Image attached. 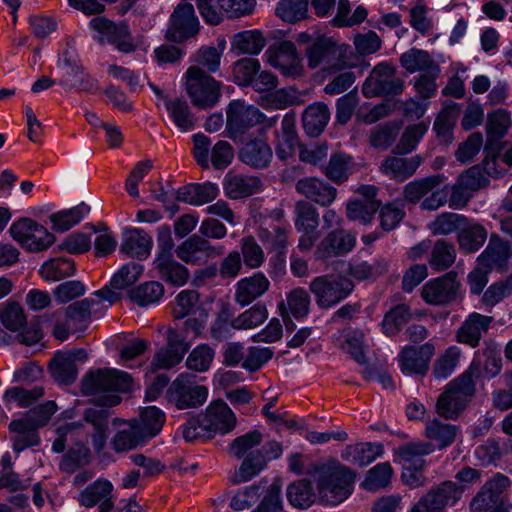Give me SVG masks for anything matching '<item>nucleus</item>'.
Wrapping results in <instances>:
<instances>
[{
	"instance_id": "6e6552de",
	"label": "nucleus",
	"mask_w": 512,
	"mask_h": 512,
	"mask_svg": "<svg viewBox=\"0 0 512 512\" xmlns=\"http://www.w3.org/2000/svg\"><path fill=\"white\" fill-rule=\"evenodd\" d=\"M133 379L117 369H98L85 375L82 380V392L85 395H98L102 392H129L132 389Z\"/></svg>"
},
{
	"instance_id": "72a5a7b5",
	"label": "nucleus",
	"mask_w": 512,
	"mask_h": 512,
	"mask_svg": "<svg viewBox=\"0 0 512 512\" xmlns=\"http://www.w3.org/2000/svg\"><path fill=\"white\" fill-rule=\"evenodd\" d=\"M147 440L139 428L138 421L134 419L116 432L111 440V447L118 453L127 452L144 444Z\"/></svg>"
},
{
	"instance_id": "774afa93",
	"label": "nucleus",
	"mask_w": 512,
	"mask_h": 512,
	"mask_svg": "<svg viewBox=\"0 0 512 512\" xmlns=\"http://www.w3.org/2000/svg\"><path fill=\"white\" fill-rule=\"evenodd\" d=\"M164 287L156 281L146 282L130 291V299L140 306H146L160 300Z\"/></svg>"
},
{
	"instance_id": "bf43d9fd",
	"label": "nucleus",
	"mask_w": 512,
	"mask_h": 512,
	"mask_svg": "<svg viewBox=\"0 0 512 512\" xmlns=\"http://www.w3.org/2000/svg\"><path fill=\"white\" fill-rule=\"evenodd\" d=\"M295 227L306 233H314L319 225L317 209L307 201H298L295 205Z\"/></svg>"
},
{
	"instance_id": "a878e982",
	"label": "nucleus",
	"mask_w": 512,
	"mask_h": 512,
	"mask_svg": "<svg viewBox=\"0 0 512 512\" xmlns=\"http://www.w3.org/2000/svg\"><path fill=\"white\" fill-rule=\"evenodd\" d=\"M152 245V237L146 231L139 228H130L123 233L120 252L143 260L150 255Z\"/></svg>"
},
{
	"instance_id": "e2e57ef3",
	"label": "nucleus",
	"mask_w": 512,
	"mask_h": 512,
	"mask_svg": "<svg viewBox=\"0 0 512 512\" xmlns=\"http://www.w3.org/2000/svg\"><path fill=\"white\" fill-rule=\"evenodd\" d=\"M220 49L213 46H202L193 56L195 63L191 67L204 68L207 72L215 73L219 70L221 57L224 49V43L220 44Z\"/></svg>"
},
{
	"instance_id": "4468645a",
	"label": "nucleus",
	"mask_w": 512,
	"mask_h": 512,
	"mask_svg": "<svg viewBox=\"0 0 512 512\" xmlns=\"http://www.w3.org/2000/svg\"><path fill=\"white\" fill-rule=\"evenodd\" d=\"M175 252L176 256L186 264L198 266L224 253L222 246H213L208 239L200 235H192L183 241L177 246Z\"/></svg>"
},
{
	"instance_id": "2f4dec72",
	"label": "nucleus",
	"mask_w": 512,
	"mask_h": 512,
	"mask_svg": "<svg viewBox=\"0 0 512 512\" xmlns=\"http://www.w3.org/2000/svg\"><path fill=\"white\" fill-rule=\"evenodd\" d=\"M310 304L309 293L299 287L287 293L286 299L279 302L278 310L283 320L290 314L296 319H302L308 315Z\"/></svg>"
},
{
	"instance_id": "ea45409f",
	"label": "nucleus",
	"mask_w": 512,
	"mask_h": 512,
	"mask_svg": "<svg viewBox=\"0 0 512 512\" xmlns=\"http://www.w3.org/2000/svg\"><path fill=\"white\" fill-rule=\"evenodd\" d=\"M218 194L219 189L216 184L211 182L202 184L196 183L180 189L177 193V199L191 205L199 206L213 201Z\"/></svg>"
},
{
	"instance_id": "052dcab7",
	"label": "nucleus",
	"mask_w": 512,
	"mask_h": 512,
	"mask_svg": "<svg viewBox=\"0 0 512 512\" xmlns=\"http://www.w3.org/2000/svg\"><path fill=\"white\" fill-rule=\"evenodd\" d=\"M263 435L258 430L250 431L246 434L236 437L228 446L227 453L236 459L246 457L254 447L260 445Z\"/></svg>"
},
{
	"instance_id": "09e8293b",
	"label": "nucleus",
	"mask_w": 512,
	"mask_h": 512,
	"mask_svg": "<svg viewBox=\"0 0 512 512\" xmlns=\"http://www.w3.org/2000/svg\"><path fill=\"white\" fill-rule=\"evenodd\" d=\"M75 263L71 258H54L42 264L39 274L46 281H59L75 273Z\"/></svg>"
},
{
	"instance_id": "aec40b11",
	"label": "nucleus",
	"mask_w": 512,
	"mask_h": 512,
	"mask_svg": "<svg viewBox=\"0 0 512 512\" xmlns=\"http://www.w3.org/2000/svg\"><path fill=\"white\" fill-rule=\"evenodd\" d=\"M511 485L510 479L500 473L488 480L470 503L473 512H486L501 502V494Z\"/></svg>"
},
{
	"instance_id": "9b49d317",
	"label": "nucleus",
	"mask_w": 512,
	"mask_h": 512,
	"mask_svg": "<svg viewBox=\"0 0 512 512\" xmlns=\"http://www.w3.org/2000/svg\"><path fill=\"white\" fill-rule=\"evenodd\" d=\"M462 489L453 481H444L431 487L412 506L410 512H444L461 497Z\"/></svg>"
},
{
	"instance_id": "f03ea898",
	"label": "nucleus",
	"mask_w": 512,
	"mask_h": 512,
	"mask_svg": "<svg viewBox=\"0 0 512 512\" xmlns=\"http://www.w3.org/2000/svg\"><path fill=\"white\" fill-rule=\"evenodd\" d=\"M480 365L472 362L466 371L450 381L438 396L436 413L446 420H455L467 408L476 393Z\"/></svg>"
},
{
	"instance_id": "37998d69",
	"label": "nucleus",
	"mask_w": 512,
	"mask_h": 512,
	"mask_svg": "<svg viewBox=\"0 0 512 512\" xmlns=\"http://www.w3.org/2000/svg\"><path fill=\"white\" fill-rule=\"evenodd\" d=\"M458 432V426L444 423L436 418L429 421L425 427L426 438L435 443L438 449H444L452 445Z\"/></svg>"
},
{
	"instance_id": "a19ab883",
	"label": "nucleus",
	"mask_w": 512,
	"mask_h": 512,
	"mask_svg": "<svg viewBox=\"0 0 512 512\" xmlns=\"http://www.w3.org/2000/svg\"><path fill=\"white\" fill-rule=\"evenodd\" d=\"M153 266L160 279L173 285L182 286L189 278L187 268L175 261L173 256L156 257Z\"/></svg>"
},
{
	"instance_id": "1a4fd4ad",
	"label": "nucleus",
	"mask_w": 512,
	"mask_h": 512,
	"mask_svg": "<svg viewBox=\"0 0 512 512\" xmlns=\"http://www.w3.org/2000/svg\"><path fill=\"white\" fill-rule=\"evenodd\" d=\"M207 396V387L199 385L190 374H180L167 390L168 401L180 410L202 406Z\"/></svg>"
},
{
	"instance_id": "603ef678",
	"label": "nucleus",
	"mask_w": 512,
	"mask_h": 512,
	"mask_svg": "<svg viewBox=\"0 0 512 512\" xmlns=\"http://www.w3.org/2000/svg\"><path fill=\"white\" fill-rule=\"evenodd\" d=\"M467 217L452 212H443L429 223L428 228L433 235H449L465 225Z\"/></svg>"
},
{
	"instance_id": "423d86ee",
	"label": "nucleus",
	"mask_w": 512,
	"mask_h": 512,
	"mask_svg": "<svg viewBox=\"0 0 512 512\" xmlns=\"http://www.w3.org/2000/svg\"><path fill=\"white\" fill-rule=\"evenodd\" d=\"M226 115L227 129L233 137L242 135L260 124L265 128H271L277 121L276 117L267 118L258 108L241 100H233L227 108Z\"/></svg>"
},
{
	"instance_id": "3c124183",
	"label": "nucleus",
	"mask_w": 512,
	"mask_h": 512,
	"mask_svg": "<svg viewBox=\"0 0 512 512\" xmlns=\"http://www.w3.org/2000/svg\"><path fill=\"white\" fill-rule=\"evenodd\" d=\"M441 182L442 177L440 175H432L412 181L404 187L403 197L407 202L416 204Z\"/></svg>"
},
{
	"instance_id": "49530a36",
	"label": "nucleus",
	"mask_w": 512,
	"mask_h": 512,
	"mask_svg": "<svg viewBox=\"0 0 512 512\" xmlns=\"http://www.w3.org/2000/svg\"><path fill=\"white\" fill-rule=\"evenodd\" d=\"M351 160L349 155L334 153L328 163L321 168V171L333 183L343 184L350 176Z\"/></svg>"
},
{
	"instance_id": "b1692460",
	"label": "nucleus",
	"mask_w": 512,
	"mask_h": 512,
	"mask_svg": "<svg viewBox=\"0 0 512 512\" xmlns=\"http://www.w3.org/2000/svg\"><path fill=\"white\" fill-rule=\"evenodd\" d=\"M493 317L479 313L470 314L456 332L459 343L475 348L479 345L483 333H487Z\"/></svg>"
},
{
	"instance_id": "5fc2aeb1",
	"label": "nucleus",
	"mask_w": 512,
	"mask_h": 512,
	"mask_svg": "<svg viewBox=\"0 0 512 512\" xmlns=\"http://www.w3.org/2000/svg\"><path fill=\"white\" fill-rule=\"evenodd\" d=\"M268 318L265 304L258 302L231 321L233 329L247 330L261 325Z\"/></svg>"
},
{
	"instance_id": "f8f14e48",
	"label": "nucleus",
	"mask_w": 512,
	"mask_h": 512,
	"mask_svg": "<svg viewBox=\"0 0 512 512\" xmlns=\"http://www.w3.org/2000/svg\"><path fill=\"white\" fill-rule=\"evenodd\" d=\"M199 32V21L191 3L181 2L170 16L166 38L175 43H182L195 37Z\"/></svg>"
},
{
	"instance_id": "8fccbe9b",
	"label": "nucleus",
	"mask_w": 512,
	"mask_h": 512,
	"mask_svg": "<svg viewBox=\"0 0 512 512\" xmlns=\"http://www.w3.org/2000/svg\"><path fill=\"white\" fill-rule=\"evenodd\" d=\"M456 260V249L451 242L437 240L432 247L429 264L436 271H444L451 267Z\"/></svg>"
},
{
	"instance_id": "f257e3e1",
	"label": "nucleus",
	"mask_w": 512,
	"mask_h": 512,
	"mask_svg": "<svg viewBox=\"0 0 512 512\" xmlns=\"http://www.w3.org/2000/svg\"><path fill=\"white\" fill-rule=\"evenodd\" d=\"M308 474L316 485L319 499L325 504L337 505L351 494L354 475L336 460L315 463Z\"/></svg>"
},
{
	"instance_id": "79ce46f5",
	"label": "nucleus",
	"mask_w": 512,
	"mask_h": 512,
	"mask_svg": "<svg viewBox=\"0 0 512 512\" xmlns=\"http://www.w3.org/2000/svg\"><path fill=\"white\" fill-rule=\"evenodd\" d=\"M460 115V106L457 103H450L443 107L437 115L433 129L437 138L444 144L453 141V129Z\"/></svg>"
},
{
	"instance_id": "473e14b6",
	"label": "nucleus",
	"mask_w": 512,
	"mask_h": 512,
	"mask_svg": "<svg viewBox=\"0 0 512 512\" xmlns=\"http://www.w3.org/2000/svg\"><path fill=\"white\" fill-rule=\"evenodd\" d=\"M55 411L56 404L53 401H47L29 410L22 419L13 420L9 424V429L10 431H20L24 428H30L37 431L39 427L48 423Z\"/></svg>"
},
{
	"instance_id": "69168bd1",
	"label": "nucleus",
	"mask_w": 512,
	"mask_h": 512,
	"mask_svg": "<svg viewBox=\"0 0 512 512\" xmlns=\"http://www.w3.org/2000/svg\"><path fill=\"white\" fill-rule=\"evenodd\" d=\"M308 0H281L276 7V15L288 23H296L306 18Z\"/></svg>"
},
{
	"instance_id": "338daca9",
	"label": "nucleus",
	"mask_w": 512,
	"mask_h": 512,
	"mask_svg": "<svg viewBox=\"0 0 512 512\" xmlns=\"http://www.w3.org/2000/svg\"><path fill=\"white\" fill-rule=\"evenodd\" d=\"M204 309L199 305V295L194 290L180 292L175 301L173 315L175 319H181L190 315H196Z\"/></svg>"
},
{
	"instance_id": "4d7b16f0",
	"label": "nucleus",
	"mask_w": 512,
	"mask_h": 512,
	"mask_svg": "<svg viewBox=\"0 0 512 512\" xmlns=\"http://www.w3.org/2000/svg\"><path fill=\"white\" fill-rule=\"evenodd\" d=\"M435 445L431 442H410L399 448L400 457L411 466L422 469L425 465L423 456L431 454Z\"/></svg>"
},
{
	"instance_id": "20e7f679",
	"label": "nucleus",
	"mask_w": 512,
	"mask_h": 512,
	"mask_svg": "<svg viewBox=\"0 0 512 512\" xmlns=\"http://www.w3.org/2000/svg\"><path fill=\"white\" fill-rule=\"evenodd\" d=\"M185 76L186 91L195 107L208 109L217 104L221 96L219 82L198 67H189Z\"/></svg>"
},
{
	"instance_id": "0eeeda50",
	"label": "nucleus",
	"mask_w": 512,
	"mask_h": 512,
	"mask_svg": "<svg viewBox=\"0 0 512 512\" xmlns=\"http://www.w3.org/2000/svg\"><path fill=\"white\" fill-rule=\"evenodd\" d=\"M353 288L354 284L350 279L332 274L317 276L309 284V290L315 296L317 305L324 309L344 300Z\"/></svg>"
},
{
	"instance_id": "a18cd8bd",
	"label": "nucleus",
	"mask_w": 512,
	"mask_h": 512,
	"mask_svg": "<svg viewBox=\"0 0 512 512\" xmlns=\"http://www.w3.org/2000/svg\"><path fill=\"white\" fill-rule=\"evenodd\" d=\"M266 466V459L262 451L250 452L241 465L230 477L234 484L247 482L258 475Z\"/></svg>"
},
{
	"instance_id": "f3484780",
	"label": "nucleus",
	"mask_w": 512,
	"mask_h": 512,
	"mask_svg": "<svg viewBox=\"0 0 512 512\" xmlns=\"http://www.w3.org/2000/svg\"><path fill=\"white\" fill-rule=\"evenodd\" d=\"M87 353L84 349H73L57 352L49 363L53 379L64 385L72 384L78 376L77 361H85Z\"/></svg>"
},
{
	"instance_id": "393cba45",
	"label": "nucleus",
	"mask_w": 512,
	"mask_h": 512,
	"mask_svg": "<svg viewBox=\"0 0 512 512\" xmlns=\"http://www.w3.org/2000/svg\"><path fill=\"white\" fill-rule=\"evenodd\" d=\"M113 485L105 479H99L88 485L79 495V503L87 508L99 505V512H110L113 508L111 493Z\"/></svg>"
},
{
	"instance_id": "0e129e2a",
	"label": "nucleus",
	"mask_w": 512,
	"mask_h": 512,
	"mask_svg": "<svg viewBox=\"0 0 512 512\" xmlns=\"http://www.w3.org/2000/svg\"><path fill=\"white\" fill-rule=\"evenodd\" d=\"M461 351L456 346H451L445 350L434 362L432 375L438 379L448 378L455 370L460 359Z\"/></svg>"
},
{
	"instance_id": "412c9836",
	"label": "nucleus",
	"mask_w": 512,
	"mask_h": 512,
	"mask_svg": "<svg viewBox=\"0 0 512 512\" xmlns=\"http://www.w3.org/2000/svg\"><path fill=\"white\" fill-rule=\"evenodd\" d=\"M295 188L299 194L321 207L330 206L338 195L337 188L324 179L313 176L299 179Z\"/></svg>"
},
{
	"instance_id": "680f3d73",
	"label": "nucleus",
	"mask_w": 512,
	"mask_h": 512,
	"mask_svg": "<svg viewBox=\"0 0 512 512\" xmlns=\"http://www.w3.org/2000/svg\"><path fill=\"white\" fill-rule=\"evenodd\" d=\"M427 130L428 126L425 123L408 125L402 133L394 152L400 155L411 153L416 149Z\"/></svg>"
},
{
	"instance_id": "6ab92c4d",
	"label": "nucleus",
	"mask_w": 512,
	"mask_h": 512,
	"mask_svg": "<svg viewBox=\"0 0 512 512\" xmlns=\"http://www.w3.org/2000/svg\"><path fill=\"white\" fill-rule=\"evenodd\" d=\"M189 350V344L173 328L167 330V345L160 348L151 362L153 370L171 369L179 364Z\"/></svg>"
},
{
	"instance_id": "ddd939ff",
	"label": "nucleus",
	"mask_w": 512,
	"mask_h": 512,
	"mask_svg": "<svg viewBox=\"0 0 512 512\" xmlns=\"http://www.w3.org/2000/svg\"><path fill=\"white\" fill-rule=\"evenodd\" d=\"M457 278V272L450 271L428 281L422 288V298L431 305H445L456 300L460 293V282Z\"/></svg>"
},
{
	"instance_id": "2eb2a0df",
	"label": "nucleus",
	"mask_w": 512,
	"mask_h": 512,
	"mask_svg": "<svg viewBox=\"0 0 512 512\" xmlns=\"http://www.w3.org/2000/svg\"><path fill=\"white\" fill-rule=\"evenodd\" d=\"M89 26L120 52L131 53L137 47L125 22L115 23L105 17H95L90 20Z\"/></svg>"
},
{
	"instance_id": "de8ad7c7",
	"label": "nucleus",
	"mask_w": 512,
	"mask_h": 512,
	"mask_svg": "<svg viewBox=\"0 0 512 512\" xmlns=\"http://www.w3.org/2000/svg\"><path fill=\"white\" fill-rule=\"evenodd\" d=\"M380 201H360L352 199L346 204V217L350 221L367 225L372 222L380 208Z\"/></svg>"
},
{
	"instance_id": "c85d7f7f",
	"label": "nucleus",
	"mask_w": 512,
	"mask_h": 512,
	"mask_svg": "<svg viewBox=\"0 0 512 512\" xmlns=\"http://www.w3.org/2000/svg\"><path fill=\"white\" fill-rule=\"evenodd\" d=\"M121 402V397L115 394L101 395L95 399V406L84 410L83 420L93 426L94 430L108 429V408Z\"/></svg>"
},
{
	"instance_id": "c03bdc74",
	"label": "nucleus",
	"mask_w": 512,
	"mask_h": 512,
	"mask_svg": "<svg viewBox=\"0 0 512 512\" xmlns=\"http://www.w3.org/2000/svg\"><path fill=\"white\" fill-rule=\"evenodd\" d=\"M266 45V39L259 30L242 31L234 35L231 49L237 55L258 54Z\"/></svg>"
},
{
	"instance_id": "6e6d98bb",
	"label": "nucleus",
	"mask_w": 512,
	"mask_h": 512,
	"mask_svg": "<svg viewBox=\"0 0 512 512\" xmlns=\"http://www.w3.org/2000/svg\"><path fill=\"white\" fill-rule=\"evenodd\" d=\"M174 124L182 131L187 132L194 128L195 121L185 100H168L165 103Z\"/></svg>"
},
{
	"instance_id": "f704fd0d",
	"label": "nucleus",
	"mask_w": 512,
	"mask_h": 512,
	"mask_svg": "<svg viewBox=\"0 0 512 512\" xmlns=\"http://www.w3.org/2000/svg\"><path fill=\"white\" fill-rule=\"evenodd\" d=\"M400 64L408 73L433 71L440 73V67L426 50L411 48L400 56Z\"/></svg>"
},
{
	"instance_id": "5701e85b",
	"label": "nucleus",
	"mask_w": 512,
	"mask_h": 512,
	"mask_svg": "<svg viewBox=\"0 0 512 512\" xmlns=\"http://www.w3.org/2000/svg\"><path fill=\"white\" fill-rule=\"evenodd\" d=\"M201 415L209 429L212 430L213 436L216 433H229L237 424L234 412L221 399L211 402L206 408L205 413Z\"/></svg>"
},
{
	"instance_id": "dca6fc26",
	"label": "nucleus",
	"mask_w": 512,
	"mask_h": 512,
	"mask_svg": "<svg viewBox=\"0 0 512 512\" xmlns=\"http://www.w3.org/2000/svg\"><path fill=\"white\" fill-rule=\"evenodd\" d=\"M96 303L94 299L85 298L76 301L65 308V320L58 321L53 329L56 339L64 341L71 331L82 330L90 320L92 306Z\"/></svg>"
},
{
	"instance_id": "4be33fe9",
	"label": "nucleus",
	"mask_w": 512,
	"mask_h": 512,
	"mask_svg": "<svg viewBox=\"0 0 512 512\" xmlns=\"http://www.w3.org/2000/svg\"><path fill=\"white\" fill-rule=\"evenodd\" d=\"M434 353L435 347L431 343H425L419 347H404L399 354V363L402 372L420 376L426 375Z\"/></svg>"
},
{
	"instance_id": "7ed1b4c3",
	"label": "nucleus",
	"mask_w": 512,
	"mask_h": 512,
	"mask_svg": "<svg viewBox=\"0 0 512 512\" xmlns=\"http://www.w3.org/2000/svg\"><path fill=\"white\" fill-rule=\"evenodd\" d=\"M305 54L311 69L322 66L323 71L335 73L351 66L344 50L329 37H317Z\"/></svg>"
},
{
	"instance_id": "c756f323",
	"label": "nucleus",
	"mask_w": 512,
	"mask_h": 512,
	"mask_svg": "<svg viewBox=\"0 0 512 512\" xmlns=\"http://www.w3.org/2000/svg\"><path fill=\"white\" fill-rule=\"evenodd\" d=\"M261 187V180L254 176H245L228 172L223 181L225 195L230 199H241L248 197Z\"/></svg>"
},
{
	"instance_id": "39448f33",
	"label": "nucleus",
	"mask_w": 512,
	"mask_h": 512,
	"mask_svg": "<svg viewBox=\"0 0 512 512\" xmlns=\"http://www.w3.org/2000/svg\"><path fill=\"white\" fill-rule=\"evenodd\" d=\"M405 88V82L397 75V69L388 62L376 65L362 86L366 97H389L400 95Z\"/></svg>"
},
{
	"instance_id": "a211bd4d",
	"label": "nucleus",
	"mask_w": 512,
	"mask_h": 512,
	"mask_svg": "<svg viewBox=\"0 0 512 512\" xmlns=\"http://www.w3.org/2000/svg\"><path fill=\"white\" fill-rule=\"evenodd\" d=\"M356 245V237L345 229L329 232L317 245L314 252L316 260H328L341 257L352 251Z\"/></svg>"
},
{
	"instance_id": "c9c22d12",
	"label": "nucleus",
	"mask_w": 512,
	"mask_h": 512,
	"mask_svg": "<svg viewBox=\"0 0 512 512\" xmlns=\"http://www.w3.org/2000/svg\"><path fill=\"white\" fill-rule=\"evenodd\" d=\"M240 160L256 169L266 168L272 159V150L264 140H252L239 151Z\"/></svg>"
},
{
	"instance_id": "13d9d810",
	"label": "nucleus",
	"mask_w": 512,
	"mask_h": 512,
	"mask_svg": "<svg viewBox=\"0 0 512 512\" xmlns=\"http://www.w3.org/2000/svg\"><path fill=\"white\" fill-rule=\"evenodd\" d=\"M141 432L147 439L155 437L162 429L165 422V414L155 406L144 408L137 420Z\"/></svg>"
},
{
	"instance_id": "e433bc0d",
	"label": "nucleus",
	"mask_w": 512,
	"mask_h": 512,
	"mask_svg": "<svg viewBox=\"0 0 512 512\" xmlns=\"http://www.w3.org/2000/svg\"><path fill=\"white\" fill-rule=\"evenodd\" d=\"M421 163L422 157L419 155L410 158L390 156L383 161L381 170L395 180L404 181L416 172Z\"/></svg>"
},
{
	"instance_id": "58836bf2",
	"label": "nucleus",
	"mask_w": 512,
	"mask_h": 512,
	"mask_svg": "<svg viewBox=\"0 0 512 512\" xmlns=\"http://www.w3.org/2000/svg\"><path fill=\"white\" fill-rule=\"evenodd\" d=\"M330 118L326 104L316 102L309 105L302 115V124L305 132L311 137L319 136L325 129Z\"/></svg>"
},
{
	"instance_id": "cd10ccee",
	"label": "nucleus",
	"mask_w": 512,
	"mask_h": 512,
	"mask_svg": "<svg viewBox=\"0 0 512 512\" xmlns=\"http://www.w3.org/2000/svg\"><path fill=\"white\" fill-rule=\"evenodd\" d=\"M270 287V281L261 272L238 281L236 285L235 300L241 306L252 303L265 294Z\"/></svg>"
},
{
	"instance_id": "4c0bfd02",
	"label": "nucleus",
	"mask_w": 512,
	"mask_h": 512,
	"mask_svg": "<svg viewBox=\"0 0 512 512\" xmlns=\"http://www.w3.org/2000/svg\"><path fill=\"white\" fill-rule=\"evenodd\" d=\"M487 236L488 233L484 226L467 218L466 224L461 226L458 232L457 242L463 252L474 253L484 245Z\"/></svg>"
},
{
	"instance_id": "864d4df0",
	"label": "nucleus",
	"mask_w": 512,
	"mask_h": 512,
	"mask_svg": "<svg viewBox=\"0 0 512 512\" xmlns=\"http://www.w3.org/2000/svg\"><path fill=\"white\" fill-rule=\"evenodd\" d=\"M286 496L289 503L299 509L310 507L315 499L311 484L307 480H298L287 487Z\"/></svg>"
},
{
	"instance_id": "9d476101",
	"label": "nucleus",
	"mask_w": 512,
	"mask_h": 512,
	"mask_svg": "<svg viewBox=\"0 0 512 512\" xmlns=\"http://www.w3.org/2000/svg\"><path fill=\"white\" fill-rule=\"evenodd\" d=\"M12 238L29 252H41L55 242V236L31 218H21L10 227Z\"/></svg>"
},
{
	"instance_id": "7c9ffc66",
	"label": "nucleus",
	"mask_w": 512,
	"mask_h": 512,
	"mask_svg": "<svg viewBox=\"0 0 512 512\" xmlns=\"http://www.w3.org/2000/svg\"><path fill=\"white\" fill-rule=\"evenodd\" d=\"M511 255L510 246L497 234H491L488 245L478 257V264L488 269L502 268Z\"/></svg>"
},
{
	"instance_id": "bb28decb",
	"label": "nucleus",
	"mask_w": 512,
	"mask_h": 512,
	"mask_svg": "<svg viewBox=\"0 0 512 512\" xmlns=\"http://www.w3.org/2000/svg\"><path fill=\"white\" fill-rule=\"evenodd\" d=\"M271 63L283 75L293 79L301 76L303 73L301 58L296 51L294 43L291 41H282L278 44L275 57Z\"/></svg>"
}]
</instances>
